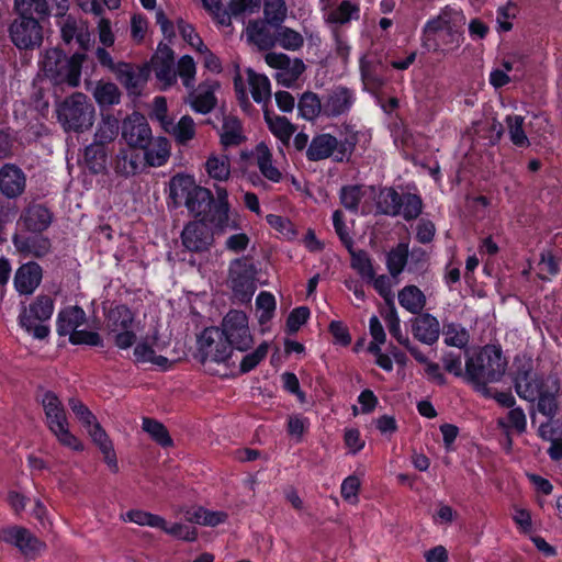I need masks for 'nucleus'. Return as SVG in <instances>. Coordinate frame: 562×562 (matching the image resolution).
Masks as SVG:
<instances>
[{
    "label": "nucleus",
    "instance_id": "nucleus-1",
    "mask_svg": "<svg viewBox=\"0 0 562 562\" xmlns=\"http://www.w3.org/2000/svg\"><path fill=\"white\" fill-rule=\"evenodd\" d=\"M517 395L528 402H537V411L552 419L559 409L560 382L552 375L540 374L530 362L519 364L514 374Z\"/></svg>",
    "mask_w": 562,
    "mask_h": 562
},
{
    "label": "nucleus",
    "instance_id": "nucleus-2",
    "mask_svg": "<svg viewBox=\"0 0 562 562\" xmlns=\"http://www.w3.org/2000/svg\"><path fill=\"white\" fill-rule=\"evenodd\" d=\"M463 13L446 7L429 19L422 31V46L430 53L449 54L458 49L463 41Z\"/></svg>",
    "mask_w": 562,
    "mask_h": 562
},
{
    "label": "nucleus",
    "instance_id": "nucleus-3",
    "mask_svg": "<svg viewBox=\"0 0 562 562\" xmlns=\"http://www.w3.org/2000/svg\"><path fill=\"white\" fill-rule=\"evenodd\" d=\"M507 362L502 349L495 345L484 346L465 361V378L483 396H491L488 383L498 382L506 371Z\"/></svg>",
    "mask_w": 562,
    "mask_h": 562
},
{
    "label": "nucleus",
    "instance_id": "nucleus-4",
    "mask_svg": "<svg viewBox=\"0 0 562 562\" xmlns=\"http://www.w3.org/2000/svg\"><path fill=\"white\" fill-rule=\"evenodd\" d=\"M358 140L359 133L355 131H348L340 139L329 133H322L312 138L306 149V157L310 161L324 160L329 157L337 162L349 161Z\"/></svg>",
    "mask_w": 562,
    "mask_h": 562
},
{
    "label": "nucleus",
    "instance_id": "nucleus-5",
    "mask_svg": "<svg viewBox=\"0 0 562 562\" xmlns=\"http://www.w3.org/2000/svg\"><path fill=\"white\" fill-rule=\"evenodd\" d=\"M85 59L86 55L82 53H76L71 57H67L60 49L50 48L45 52L43 70L56 85L67 83L75 88L80 83Z\"/></svg>",
    "mask_w": 562,
    "mask_h": 562
},
{
    "label": "nucleus",
    "instance_id": "nucleus-6",
    "mask_svg": "<svg viewBox=\"0 0 562 562\" xmlns=\"http://www.w3.org/2000/svg\"><path fill=\"white\" fill-rule=\"evenodd\" d=\"M41 404L45 414V423L58 442L75 451L83 449L80 440L69 430V422L60 398L52 391H45L41 397Z\"/></svg>",
    "mask_w": 562,
    "mask_h": 562
},
{
    "label": "nucleus",
    "instance_id": "nucleus-7",
    "mask_svg": "<svg viewBox=\"0 0 562 562\" xmlns=\"http://www.w3.org/2000/svg\"><path fill=\"white\" fill-rule=\"evenodd\" d=\"M170 195L173 200H184L188 211L194 216H204L213 204L210 189L198 186L192 176L178 173L170 180Z\"/></svg>",
    "mask_w": 562,
    "mask_h": 562
},
{
    "label": "nucleus",
    "instance_id": "nucleus-8",
    "mask_svg": "<svg viewBox=\"0 0 562 562\" xmlns=\"http://www.w3.org/2000/svg\"><path fill=\"white\" fill-rule=\"evenodd\" d=\"M94 106L86 94L75 92L57 106V119L64 130L80 133L89 130L94 121Z\"/></svg>",
    "mask_w": 562,
    "mask_h": 562
},
{
    "label": "nucleus",
    "instance_id": "nucleus-9",
    "mask_svg": "<svg viewBox=\"0 0 562 562\" xmlns=\"http://www.w3.org/2000/svg\"><path fill=\"white\" fill-rule=\"evenodd\" d=\"M55 310V301L49 294H38L19 315V324L36 339H45L49 333L48 322Z\"/></svg>",
    "mask_w": 562,
    "mask_h": 562
},
{
    "label": "nucleus",
    "instance_id": "nucleus-10",
    "mask_svg": "<svg viewBox=\"0 0 562 562\" xmlns=\"http://www.w3.org/2000/svg\"><path fill=\"white\" fill-rule=\"evenodd\" d=\"M109 334L119 349H128L136 341L135 316L126 305L111 308L106 316Z\"/></svg>",
    "mask_w": 562,
    "mask_h": 562
},
{
    "label": "nucleus",
    "instance_id": "nucleus-11",
    "mask_svg": "<svg viewBox=\"0 0 562 562\" xmlns=\"http://www.w3.org/2000/svg\"><path fill=\"white\" fill-rule=\"evenodd\" d=\"M220 330L232 349L247 351L254 344L248 317L243 311H229L223 318Z\"/></svg>",
    "mask_w": 562,
    "mask_h": 562
},
{
    "label": "nucleus",
    "instance_id": "nucleus-12",
    "mask_svg": "<svg viewBox=\"0 0 562 562\" xmlns=\"http://www.w3.org/2000/svg\"><path fill=\"white\" fill-rule=\"evenodd\" d=\"M41 19L18 15L9 27L12 43L20 49H33L43 42Z\"/></svg>",
    "mask_w": 562,
    "mask_h": 562
},
{
    "label": "nucleus",
    "instance_id": "nucleus-13",
    "mask_svg": "<svg viewBox=\"0 0 562 562\" xmlns=\"http://www.w3.org/2000/svg\"><path fill=\"white\" fill-rule=\"evenodd\" d=\"M198 346L203 362H225L229 359L233 350L218 327L205 328L198 338Z\"/></svg>",
    "mask_w": 562,
    "mask_h": 562
},
{
    "label": "nucleus",
    "instance_id": "nucleus-14",
    "mask_svg": "<svg viewBox=\"0 0 562 562\" xmlns=\"http://www.w3.org/2000/svg\"><path fill=\"white\" fill-rule=\"evenodd\" d=\"M265 60L270 67L278 70L276 80L284 87H292L305 70V65L301 59H291L283 53H268Z\"/></svg>",
    "mask_w": 562,
    "mask_h": 562
},
{
    "label": "nucleus",
    "instance_id": "nucleus-15",
    "mask_svg": "<svg viewBox=\"0 0 562 562\" xmlns=\"http://www.w3.org/2000/svg\"><path fill=\"white\" fill-rule=\"evenodd\" d=\"M122 137L131 148L140 149L146 147L153 137L146 117L137 112L128 115L122 124Z\"/></svg>",
    "mask_w": 562,
    "mask_h": 562
},
{
    "label": "nucleus",
    "instance_id": "nucleus-16",
    "mask_svg": "<svg viewBox=\"0 0 562 562\" xmlns=\"http://www.w3.org/2000/svg\"><path fill=\"white\" fill-rule=\"evenodd\" d=\"M181 241L189 251L202 252L210 248L213 236L203 220L193 221L184 226L181 233Z\"/></svg>",
    "mask_w": 562,
    "mask_h": 562
},
{
    "label": "nucleus",
    "instance_id": "nucleus-17",
    "mask_svg": "<svg viewBox=\"0 0 562 562\" xmlns=\"http://www.w3.org/2000/svg\"><path fill=\"white\" fill-rule=\"evenodd\" d=\"M375 190L372 187H364L360 184L345 186L340 189L339 199L342 206L353 213L368 214L370 212L369 205L362 201L366 198H373Z\"/></svg>",
    "mask_w": 562,
    "mask_h": 562
},
{
    "label": "nucleus",
    "instance_id": "nucleus-18",
    "mask_svg": "<svg viewBox=\"0 0 562 562\" xmlns=\"http://www.w3.org/2000/svg\"><path fill=\"white\" fill-rule=\"evenodd\" d=\"M229 278L233 290L249 299L254 293V268L245 259L238 258L231 262Z\"/></svg>",
    "mask_w": 562,
    "mask_h": 562
},
{
    "label": "nucleus",
    "instance_id": "nucleus-19",
    "mask_svg": "<svg viewBox=\"0 0 562 562\" xmlns=\"http://www.w3.org/2000/svg\"><path fill=\"white\" fill-rule=\"evenodd\" d=\"M0 540L15 546L25 555L38 552L44 547L27 529L21 527L1 529Z\"/></svg>",
    "mask_w": 562,
    "mask_h": 562
},
{
    "label": "nucleus",
    "instance_id": "nucleus-20",
    "mask_svg": "<svg viewBox=\"0 0 562 562\" xmlns=\"http://www.w3.org/2000/svg\"><path fill=\"white\" fill-rule=\"evenodd\" d=\"M26 187V177L21 168L5 164L0 168V192L8 199L20 196Z\"/></svg>",
    "mask_w": 562,
    "mask_h": 562
},
{
    "label": "nucleus",
    "instance_id": "nucleus-21",
    "mask_svg": "<svg viewBox=\"0 0 562 562\" xmlns=\"http://www.w3.org/2000/svg\"><path fill=\"white\" fill-rule=\"evenodd\" d=\"M355 100L352 90L342 86L335 87L324 99V115L337 117L346 114L350 111Z\"/></svg>",
    "mask_w": 562,
    "mask_h": 562
},
{
    "label": "nucleus",
    "instance_id": "nucleus-22",
    "mask_svg": "<svg viewBox=\"0 0 562 562\" xmlns=\"http://www.w3.org/2000/svg\"><path fill=\"white\" fill-rule=\"evenodd\" d=\"M218 87L217 81L205 80L196 89H190L188 102L191 108L198 113H210L216 105L215 90Z\"/></svg>",
    "mask_w": 562,
    "mask_h": 562
},
{
    "label": "nucleus",
    "instance_id": "nucleus-23",
    "mask_svg": "<svg viewBox=\"0 0 562 562\" xmlns=\"http://www.w3.org/2000/svg\"><path fill=\"white\" fill-rule=\"evenodd\" d=\"M58 25L60 27L61 38L66 44L76 40L80 47L87 48L90 43V33L87 22L72 15H67L58 21Z\"/></svg>",
    "mask_w": 562,
    "mask_h": 562
},
{
    "label": "nucleus",
    "instance_id": "nucleus-24",
    "mask_svg": "<svg viewBox=\"0 0 562 562\" xmlns=\"http://www.w3.org/2000/svg\"><path fill=\"white\" fill-rule=\"evenodd\" d=\"M360 71L367 90L376 91L384 86L385 67L376 57L363 56L360 59Z\"/></svg>",
    "mask_w": 562,
    "mask_h": 562
},
{
    "label": "nucleus",
    "instance_id": "nucleus-25",
    "mask_svg": "<svg viewBox=\"0 0 562 562\" xmlns=\"http://www.w3.org/2000/svg\"><path fill=\"white\" fill-rule=\"evenodd\" d=\"M42 268L36 262L22 265L15 272L14 286L20 294L30 295L42 281Z\"/></svg>",
    "mask_w": 562,
    "mask_h": 562
},
{
    "label": "nucleus",
    "instance_id": "nucleus-26",
    "mask_svg": "<svg viewBox=\"0 0 562 562\" xmlns=\"http://www.w3.org/2000/svg\"><path fill=\"white\" fill-rule=\"evenodd\" d=\"M414 337L423 344L434 345L440 336L439 321L429 313L418 314L412 324Z\"/></svg>",
    "mask_w": 562,
    "mask_h": 562
},
{
    "label": "nucleus",
    "instance_id": "nucleus-27",
    "mask_svg": "<svg viewBox=\"0 0 562 562\" xmlns=\"http://www.w3.org/2000/svg\"><path fill=\"white\" fill-rule=\"evenodd\" d=\"M87 316L85 311L77 306H66L61 308L56 318V330L59 336H70L81 325L86 323Z\"/></svg>",
    "mask_w": 562,
    "mask_h": 562
},
{
    "label": "nucleus",
    "instance_id": "nucleus-28",
    "mask_svg": "<svg viewBox=\"0 0 562 562\" xmlns=\"http://www.w3.org/2000/svg\"><path fill=\"white\" fill-rule=\"evenodd\" d=\"M265 20L250 21L245 30L247 41L259 49L266 50L276 46V30Z\"/></svg>",
    "mask_w": 562,
    "mask_h": 562
},
{
    "label": "nucleus",
    "instance_id": "nucleus-29",
    "mask_svg": "<svg viewBox=\"0 0 562 562\" xmlns=\"http://www.w3.org/2000/svg\"><path fill=\"white\" fill-rule=\"evenodd\" d=\"M21 221L27 231L42 233L52 224L53 214L42 204H32L24 210Z\"/></svg>",
    "mask_w": 562,
    "mask_h": 562
},
{
    "label": "nucleus",
    "instance_id": "nucleus-30",
    "mask_svg": "<svg viewBox=\"0 0 562 562\" xmlns=\"http://www.w3.org/2000/svg\"><path fill=\"white\" fill-rule=\"evenodd\" d=\"M144 150V160L150 167H161L167 164L171 155L170 142L162 136L151 137Z\"/></svg>",
    "mask_w": 562,
    "mask_h": 562
},
{
    "label": "nucleus",
    "instance_id": "nucleus-31",
    "mask_svg": "<svg viewBox=\"0 0 562 562\" xmlns=\"http://www.w3.org/2000/svg\"><path fill=\"white\" fill-rule=\"evenodd\" d=\"M204 168L209 178L220 183L227 182L232 177L231 158L225 153H211Z\"/></svg>",
    "mask_w": 562,
    "mask_h": 562
},
{
    "label": "nucleus",
    "instance_id": "nucleus-32",
    "mask_svg": "<svg viewBox=\"0 0 562 562\" xmlns=\"http://www.w3.org/2000/svg\"><path fill=\"white\" fill-rule=\"evenodd\" d=\"M254 157L260 173L269 181L278 183L282 180L281 170L274 165L272 153L268 146L260 143L256 146Z\"/></svg>",
    "mask_w": 562,
    "mask_h": 562
},
{
    "label": "nucleus",
    "instance_id": "nucleus-33",
    "mask_svg": "<svg viewBox=\"0 0 562 562\" xmlns=\"http://www.w3.org/2000/svg\"><path fill=\"white\" fill-rule=\"evenodd\" d=\"M397 301L406 312L418 315L426 306L427 299L424 292L414 284L405 285L397 293Z\"/></svg>",
    "mask_w": 562,
    "mask_h": 562
},
{
    "label": "nucleus",
    "instance_id": "nucleus-34",
    "mask_svg": "<svg viewBox=\"0 0 562 562\" xmlns=\"http://www.w3.org/2000/svg\"><path fill=\"white\" fill-rule=\"evenodd\" d=\"M216 233H225L238 228V224L231 217V206L211 205L204 218Z\"/></svg>",
    "mask_w": 562,
    "mask_h": 562
},
{
    "label": "nucleus",
    "instance_id": "nucleus-35",
    "mask_svg": "<svg viewBox=\"0 0 562 562\" xmlns=\"http://www.w3.org/2000/svg\"><path fill=\"white\" fill-rule=\"evenodd\" d=\"M14 246L26 256L43 257L50 250V240L47 237L35 235L30 237H14Z\"/></svg>",
    "mask_w": 562,
    "mask_h": 562
},
{
    "label": "nucleus",
    "instance_id": "nucleus-36",
    "mask_svg": "<svg viewBox=\"0 0 562 562\" xmlns=\"http://www.w3.org/2000/svg\"><path fill=\"white\" fill-rule=\"evenodd\" d=\"M162 130L182 146L195 137V123L189 115H183L177 123L171 120Z\"/></svg>",
    "mask_w": 562,
    "mask_h": 562
},
{
    "label": "nucleus",
    "instance_id": "nucleus-37",
    "mask_svg": "<svg viewBox=\"0 0 562 562\" xmlns=\"http://www.w3.org/2000/svg\"><path fill=\"white\" fill-rule=\"evenodd\" d=\"M140 167V155L134 148H122L115 156L113 168L121 176H133Z\"/></svg>",
    "mask_w": 562,
    "mask_h": 562
},
{
    "label": "nucleus",
    "instance_id": "nucleus-38",
    "mask_svg": "<svg viewBox=\"0 0 562 562\" xmlns=\"http://www.w3.org/2000/svg\"><path fill=\"white\" fill-rule=\"evenodd\" d=\"M114 74L131 92H135L146 81L144 69H135L132 65L123 61L117 63Z\"/></svg>",
    "mask_w": 562,
    "mask_h": 562
},
{
    "label": "nucleus",
    "instance_id": "nucleus-39",
    "mask_svg": "<svg viewBox=\"0 0 562 562\" xmlns=\"http://www.w3.org/2000/svg\"><path fill=\"white\" fill-rule=\"evenodd\" d=\"M184 518L189 522L215 527L227 519V514L221 510H207L203 507H191L184 512Z\"/></svg>",
    "mask_w": 562,
    "mask_h": 562
},
{
    "label": "nucleus",
    "instance_id": "nucleus-40",
    "mask_svg": "<svg viewBox=\"0 0 562 562\" xmlns=\"http://www.w3.org/2000/svg\"><path fill=\"white\" fill-rule=\"evenodd\" d=\"M247 80L255 102L266 104L271 100V85L267 76L247 69Z\"/></svg>",
    "mask_w": 562,
    "mask_h": 562
},
{
    "label": "nucleus",
    "instance_id": "nucleus-41",
    "mask_svg": "<svg viewBox=\"0 0 562 562\" xmlns=\"http://www.w3.org/2000/svg\"><path fill=\"white\" fill-rule=\"evenodd\" d=\"M221 144L224 148L237 146L244 140L240 121L235 116H225L220 133Z\"/></svg>",
    "mask_w": 562,
    "mask_h": 562
},
{
    "label": "nucleus",
    "instance_id": "nucleus-42",
    "mask_svg": "<svg viewBox=\"0 0 562 562\" xmlns=\"http://www.w3.org/2000/svg\"><path fill=\"white\" fill-rule=\"evenodd\" d=\"M265 121L270 132L283 144H286L295 132V126L284 116H279L265 111Z\"/></svg>",
    "mask_w": 562,
    "mask_h": 562
},
{
    "label": "nucleus",
    "instance_id": "nucleus-43",
    "mask_svg": "<svg viewBox=\"0 0 562 562\" xmlns=\"http://www.w3.org/2000/svg\"><path fill=\"white\" fill-rule=\"evenodd\" d=\"M300 116L307 121H313L321 113L324 114V100L322 101L314 92H304L297 102Z\"/></svg>",
    "mask_w": 562,
    "mask_h": 562
},
{
    "label": "nucleus",
    "instance_id": "nucleus-44",
    "mask_svg": "<svg viewBox=\"0 0 562 562\" xmlns=\"http://www.w3.org/2000/svg\"><path fill=\"white\" fill-rule=\"evenodd\" d=\"M14 10L20 16L45 19L49 15L46 0H14Z\"/></svg>",
    "mask_w": 562,
    "mask_h": 562
},
{
    "label": "nucleus",
    "instance_id": "nucleus-45",
    "mask_svg": "<svg viewBox=\"0 0 562 562\" xmlns=\"http://www.w3.org/2000/svg\"><path fill=\"white\" fill-rule=\"evenodd\" d=\"M408 262V245L400 243L386 257V268L392 278L396 279Z\"/></svg>",
    "mask_w": 562,
    "mask_h": 562
},
{
    "label": "nucleus",
    "instance_id": "nucleus-46",
    "mask_svg": "<svg viewBox=\"0 0 562 562\" xmlns=\"http://www.w3.org/2000/svg\"><path fill=\"white\" fill-rule=\"evenodd\" d=\"M360 16V7L356 2L344 0L337 8L328 14L327 21L330 23L344 25L351 20H358Z\"/></svg>",
    "mask_w": 562,
    "mask_h": 562
},
{
    "label": "nucleus",
    "instance_id": "nucleus-47",
    "mask_svg": "<svg viewBox=\"0 0 562 562\" xmlns=\"http://www.w3.org/2000/svg\"><path fill=\"white\" fill-rule=\"evenodd\" d=\"M401 196L393 188L381 190L376 203L379 212L390 216L400 215Z\"/></svg>",
    "mask_w": 562,
    "mask_h": 562
},
{
    "label": "nucleus",
    "instance_id": "nucleus-48",
    "mask_svg": "<svg viewBox=\"0 0 562 562\" xmlns=\"http://www.w3.org/2000/svg\"><path fill=\"white\" fill-rule=\"evenodd\" d=\"M276 45L278 44L283 49L295 52L299 50L304 44V37L301 33L288 26H279L276 29Z\"/></svg>",
    "mask_w": 562,
    "mask_h": 562
},
{
    "label": "nucleus",
    "instance_id": "nucleus-49",
    "mask_svg": "<svg viewBox=\"0 0 562 562\" xmlns=\"http://www.w3.org/2000/svg\"><path fill=\"white\" fill-rule=\"evenodd\" d=\"M123 521L134 522L138 526H148L153 528L165 527V519L145 510L131 509L127 513L121 515Z\"/></svg>",
    "mask_w": 562,
    "mask_h": 562
},
{
    "label": "nucleus",
    "instance_id": "nucleus-50",
    "mask_svg": "<svg viewBox=\"0 0 562 562\" xmlns=\"http://www.w3.org/2000/svg\"><path fill=\"white\" fill-rule=\"evenodd\" d=\"M93 97L99 105L105 106L117 104L121 93L115 83L99 81L93 90Z\"/></svg>",
    "mask_w": 562,
    "mask_h": 562
},
{
    "label": "nucleus",
    "instance_id": "nucleus-51",
    "mask_svg": "<svg viewBox=\"0 0 562 562\" xmlns=\"http://www.w3.org/2000/svg\"><path fill=\"white\" fill-rule=\"evenodd\" d=\"M288 9L284 0H266L263 7L265 21L273 29L282 25L286 19Z\"/></svg>",
    "mask_w": 562,
    "mask_h": 562
},
{
    "label": "nucleus",
    "instance_id": "nucleus-52",
    "mask_svg": "<svg viewBox=\"0 0 562 562\" xmlns=\"http://www.w3.org/2000/svg\"><path fill=\"white\" fill-rule=\"evenodd\" d=\"M142 428L161 447H170L172 445V439L169 436L167 428L160 422L149 417H144Z\"/></svg>",
    "mask_w": 562,
    "mask_h": 562
},
{
    "label": "nucleus",
    "instance_id": "nucleus-53",
    "mask_svg": "<svg viewBox=\"0 0 562 562\" xmlns=\"http://www.w3.org/2000/svg\"><path fill=\"white\" fill-rule=\"evenodd\" d=\"M136 363H151L157 367L166 368L168 359L164 356H157L155 350L146 342H138L133 351Z\"/></svg>",
    "mask_w": 562,
    "mask_h": 562
},
{
    "label": "nucleus",
    "instance_id": "nucleus-54",
    "mask_svg": "<svg viewBox=\"0 0 562 562\" xmlns=\"http://www.w3.org/2000/svg\"><path fill=\"white\" fill-rule=\"evenodd\" d=\"M505 121L512 143L518 147L529 146V139L524 131L525 119L520 115H508Z\"/></svg>",
    "mask_w": 562,
    "mask_h": 562
},
{
    "label": "nucleus",
    "instance_id": "nucleus-55",
    "mask_svg": "<svg viewBox=\"0 0 562 562\" xmlns=\"http://www.w3.org/2000/svg\"><path fill=\"white\" fill-rule=\"evenodd\" d=\"M85 160L93 173L101 172L105 168L106 154L104 146L92 143L86 147Z\"/></svg>",
    "mask_w": 562,
    "mask_h": 562
},
{
    "label": "nucleus",
    "instance_id": "nucleus-56",
    "mask_svg": "<svg viewBox=\"0 0 562 562\" xmlns=\"http://www.w3.org/2000/svg\"><path fill=\"white\" fill-rule=\"evenodd\" d=\"M351 250V248L349 249ZM351 254V268L358 272L363 279H373L374 269L372 260L364 250L350 251Z\"/></svg>",
    "mask_w": 562,
    "mask_h": 562
},
{
    "label": "nucleus",
    "instance_id": "nucleus-57",
    "mask_svg": "<svg viewBox=\"0 0 562 562\" xmlns=\"http://www.w3.org/2000/svg\"><path fill=\"white\" fill-rule=\"evenodd\" d=\"M445 342L448 346L463 348L469 342V334L464 327L459 324H448L443 328Z\"/></svg>",
    "mask_w": 562,
    "mask_h": 562
},
{
    "label": "nucleus",
    "instance_id": "nucleus-58",
    "mask_svg": "<svg viewBox=\"0 0 562 562\" xmlns=\"http://www.w3.org/2000/svg\"><path fill=\"white\" fill-rule=\"evenodd\" d=\"M196 74V66L193 58L189 55L182 56L177 65L176 76L178 75L183 86L188 89H192L194 87Z\"/></svg>",
    "mask_w": 562,
    "mask_h": 562
},
{
    "label": "nucleus",
    "instance_id": "nucleus-59",
    "mask_svg": "<svg viewBox=\"0 0 562 562\" xmlns=\"http://www.w3.org/2000/svg\"><path fill=\"white\" fill-rule=\"evenodd\" d=\"M119 132L117 121L113 119H105L98 125V128L94 134V142L101 146L112 142Z\"/></svg>",
    "mask_w": 562,
    "mask_h": 562
},
{
    "label": "nucleus",
    "instance_id": "nucleus-60",
    "mask_svg": "<svg viewBox=\"0 0 562 562\" xmlns=\"http://www.w3.org/2000/svg\"><path fill=\"white\" fill-rule=\"evenodd\" d=\"M423 209L422 199L416 194H403L401 196V215L406 220L411 221L416 218Z\"/></svg>",
    "mask_w": 562,
    "mask_h": 562
},
{
    "label": "nucleus",
    "instance_id": "nucleus-61",
    "mask_svg": "<svg viewBox=\"0 0 562 562\" xmlns=\"http://www.w3.org/2000/svg\"><path fill=\"white\" fill-rule=\"evenodd\" d=\"M260 9V0H231L228 3L227 13L229 21L232 18H238L244 14H251Z\"/></svg>",
    "mask_w": 562,
    "mask_h": 562
},
{
    "label": "nucleus",
    "instance_id": "nucleus-62",
    "mask_svg": "<svg viewBox=\"0 0 562 562\" xmlns=\"http://www.w3.org/2000/svg\"><path fill=\"white\" fill-rule=\"evenodd\" d=\"M256 306L260 312L258 319L260 324L270 321L276 308L274 296L269 292H260L256 299Z\"/></svg>",
    "mask_w": 562,
    "mask_h": 562
},
{
    "label": "nucleus",
    "instance_id": "nucleus-63",
    "mask_svg": "<svg viewBox=\"0 0 562 562\" xmlns=\"http://www.w3.org/2000/svg\"><path fill=\"white\" fill-rule=\"evenodd\" d=\"M384 321L390 334L397 340V342L402 346L408 345L409 338L402 331L401 321L394 305H392L390 311L385 314Z\"/></svg>",
    "mask_w": 562,
    "mask_h": 562
},
{
    "label": "nucleus",
    "instance_id": "nucleus-64",
    "mask_svg": "<svg viewBox=\"0 0 562 562\" xmlns=\"http://www.w3.org/2000/svg\"><path fill=\"white\" fill-rule=\"evenodd\" d=\"M68 405L86 429L98 423L93 413L80 400L71 397Z\"/></svg>",
    "mask_w": 562,
    "mask_h": 562
}]
</instances>
